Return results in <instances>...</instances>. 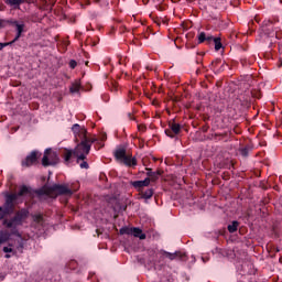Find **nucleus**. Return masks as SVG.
Here are the masks:
<instances>
[{"instance_id": "obj_26", "label": "nucleus", "mask_w": 282, "mask_h": 282, "mask_svg": "<svg viewBox=\"0 0 282 282\" xmlns=\"http://www.w3.org/2000/svg\"><path fill=\"white\" fill-rule=\"evenodd\" d=\"M72 131L75 133V135L80 133V124L78 123L73 124Z\"/></svg>"}, {"instance_id": "obj_22", "label": "nucleus", "mask_w": 282, "mask_h": 282, "mask_svg": "<svg viewBox=\"0 0 282 282\" xmlns=\"http://www.w3.org/2000/svg\"><path fill=\"white\" fill-rule=\"evenodd\" d=\"M131 185L139 191V195L142 193V181H134Z\"/></svg>"}, {"instance_id": "obj_48", "label": "nucleus", "mask_w": 282, "mask_h": 282, "mask_svg": "<svg viewBox=\"0 0 282 282\" xmlns=\"http://www.w3.org/2000/svg\"><path fill=\"white\" fill-rule=\"evenodd\" d=\"M2 210V207H0V212Z\"/></svg>"}, {"instance_id": "obj_29", "label": "nucleus", "mask_w": 282, "mask_h": 282, "mask_svg": "<svg viewBox=\"0 0 282 282\" xmlns=\"http://www.w3.org/2000/svg\"><path fill=\"white\" fill-rule=\"evenodd\" d=\"M13 40L11 42L0 43V52L3 51V47H8V45H13Z\"/></svg>"}, {"instance_id": "obj_34", "label": "nucleus", "mask_w": 282, "mask_h": 282, "mask_svg": "<svg viewBox=\"0 0 282 282\" xmlns=\"http://www.w3.org/2000/svg\"><path fill=\"white\" fill-rule=\"evenodd\" d=\"M240 63L245 67V65H248V59H240Z\"/></svg>"}, {"instance_id": "obj_41", "label": "nucleus", "mask_w": 282, "mask_h": 282, "mask_svg": "<svg viewBox=\"0 0 282 282\" xmlns=\"http://www.w3.org/2000/svg\"><path fill=\"white\" fill-rule=\"evenodd\" d=\"M138 129H139V131H140V129H142V124H138Z\"/></svg>"}, {"instance_id": "obj_18", "label": "nucleus", "mask_w": 282, "mask_h": 282, "mask_svg": "<svg viewBox=\"0 0 282 282\" xmlns=\"http://www.w3.org/2000/svg\"><path fill=\"white\" fill-rule=\"evenodd\" d=\"M212 43H214L216 52H219V50L224 47V45L221 44V37L213 36Z\"/></svg>"}, {"instance_id": "obj_3", "label": "nucleus", "mask_w": 282, "mask_h": 282, "mask_svg": "<svg viewBox=\"0 0 282 282\" xmlns=\"http://www.w3.org/2000/svg\"><path fill=\"white\" fill-rule=\"evenodd\" d=\"M30 212L25 208L18 210L10 219L6 218L2 221V226L11 230V235H19V226H23V221L29 217Z\"/></svg>"}, {"instance_id": "obj_28", "label": "nucleus", "mask_w": 282, "mask_h": 282, "mask_svg": "<svg viewBox=\"0 0 282 282\" xmlns=\"http://www.w3.org/2000/svg\"><path fill=\"white\" fill-rule=\"evenodd\" d=\"M68 65L70 69H76L78 62H76V59H70Z\"/></svg>"}, {"instance_id": "obj_8", "label": "nucleus", "mask_w": 282, "mask_h": 282, "mask_svg": "<svg viewBox=\"0 0 282 282\" xmlns=\"http://www.w3.org/2000/svg\"><path fill=\"white\" fill-rule=\"evenodd\" d=\"M61 162L58 153L52 151V149H46L42 158V165L44 166H56Z\"/></svg>"}, {"instance_id": "obj_40", "label": "nucleus", "mask_w": 282, "mask_h": 282, "mask_svg": "<svg viewBox=\"0 0 282 282\" xmlns=\"http://www.w3.org/2000/svg\"><path fill=\"white\" fill-rule=\"evenodd\" d=\"M4 257L6 259H10L11 256L7 253Z\"/></svg>"}, {"instance_id": "obj_43", "label": "nucleus", "mask_w": 282, "mask_h": 282, "mask_svg": "<svg viewBox=\"0 0 282 282\" xmlns=\"http://www.w3.org/2000/svg\"><path fill=\"white\" fill-rule=\"evenodd\" d=\"M102 140H107V134H105V135L102 137Z\"/></svg>"}, {"instance_id": "obj_31", "label": "nucleus", "mask_w": 282, "mask_h": 282, "mask_svg": "<svg viewBox=\"0 0 282 282\" xmlns=\"http://www.w3.org/2000/svg\"><path fill=\"white\" fill-rule=\"evenodd\" d=\"M134 144H139V147H142V142L140 140V138H135L134 141H133Z\"/></svg>"}, {"instance_id": "obj_14", "label": "nucleus", "mask_w": 282, "mask_h": 282, "mask_svg": "<svg viewBox=\"0 0 282 282\" xmlns=\"http://www.w3.org/2000/svg\"><path fill=\"white\" fill-rule=\"evenodd\" d=\"M14 25L17 28V35L13 39V43H17V41H19V39H21V34H23V30L25 29V24H20L19 22H14Z\"/></svg>"}, {"instance_id": "obj_37", "label": "nucleus", "mask_w": 282, "mask_h": 282, "mask_svg": "<svg viewBox=\"0 0 282 282\" xmlns=\"http://www.w3.org/2000/svg\"><path fill=\"white\" fill-rule=\"evenodd\" d=\"M39 0H25V3H36Z\"/></svg>"}, {"instance_id": "obj_24", "label": "nucleus", "mask_w": 282, "mask_h": 282, "mask_svg": "<svg viewBox=\"0 0 282 282\" xmlns=\"http://www.w3.org/2000/svg\"><path fill=\"white\" fill-rule=\"evenodd\" d=\"M270 30H272V22L268 21L263 25V32H265V34H270Z\"/></svg>"}, {"instance_id": "obj_19", "label": "nucleus", "mask_w": 282, "mask_h": 282, "mask_svg": "<svg viewBox=\"0 0 282 282\" xmlns=\"http://www.w3.org/2000/svg\"><path fill=\"white\" fill-rule=\"evenodd\" d=\"M8 241H10V232L0 231V246H1V243H6Z\"/></svg>"}, {"instance_id": "obj_33", "label": "nucleus", "mask_w": 282, "mask_h": 282, "mask_svg": "<svg viewBox=\"0 0 282 282\" xmlns=\"http://www.w3.org/2000/svg\"><path fill=\"white\" fill-rule=\"evenodd\" d=\"M253 98H258L260 99L261 98V93H251Z\"/></svg>"}, {"instance_id": "obj_7", "label": "nucleus", "mask_w": 282, "mask_h": 282, "mask_svg": "<svg viewBox=\"0 0 282 282\" xmlns=\"http://www.w3.org/2000/svg\"><path fill=\"white\" fill-rule=\"evenodd\" d=\"M41 155H43V153H41V151L39 150L31 151L30 154H28L25 159L21 161V166L23 169H30V166H34L39 164V160H41Z\"/></svg>"}, {"instance_id": "obj_27", "label": "nucleus", "mask_w": 282, "mask_h": 282, "mask_svg": "<svg viewBox=\"0 0 282 282\" xmlns=\"http://www.w3.org/2000/svg\"><path fill=\"white\" fill-rule=\"evenodd\" d=\"M249 153H250V150H248V148L240 149V155H242V158H248Z\"/></svg>"}, {"instance_id": "obj_20", "label": "nucleus", "mask_w": 282, "mask_h": 282, "mask_svg": "<svg viewBox=\"0 0 282 282\" xmlns=\"http://www.w3.org/2000/svg\"><path fill=\"white\" fill-rule=\"evenodd\" d=\"M69 91L70 94H78V91H80V82L73 83L69 87Z\"/></svg>"}, {"instance_id": "obj_38", "label": "nucleus", "mask_w": 282, "mask_h": 282, "mask_svg": "<svg viewBox=\"0 0 282 282\" xmlns=\"http://www.w3.org/2000/svg\"><path fill=\"white\" fill-rule=\"evenodd\" d=\"M143 94L147 96V98H151V96H149V94H147V91H143Z\"/></svg>"}, {"instance_id": "obj_30", "label": "nucleus", "mask_w": 282, "mask_h": 282, "mask_svg": "<svg viewBox=\"0 0 282 282\" xmlns=\"http://www.w3.org/2000/svg\"><path fill=\"white\" fill-rule=\"evenodd\" d=\"M34 221H41L43 219V215L36 214L33 216Z\"/></svg>"}, {"instance_id": "obj_36", "label": "nucleus", "mask_w": 282, "mask_h": 282, "mask_svg": "<svg viewBox=\"0 0 282 282\" xmlns=\"http://www.w3.org/2000/svg\"><path fill=\"white\" fill-rule=\"evenodd\" d=\"M69 265H72V268H76V261L75 260L70 261Z\"/></svg>"}, {"instance_id": "obj_17", "label": "nucleus", "mask_w": 282, "mask_h": 282, "mask_svg": "<svg viewBox=\"0 0 282 282\" xmlns=\"http://www.w3.org/2000/svg\"><path fill=\"white\" fill-rule=\"evenodd\" d=\"M228 232H237L239 230V221L234 220L230 225L227 226Z\"/></svg>"}, {"instance_id": "obj_1", "label": "nucleus", "mask_w": 282, "mask_h": 282, "mask_svg": "<svg viewBox=\"0 0 282 282\" xmlns=\"http://www.w3.org/2000/svg\"><path fill=\"white\" fill-rule=\"evenodd\" d=\"M94 142H96V137H88L87 130H83L82 141L76 145V148L74 150L64 149L62 153L64 164H72V160L75 158L80 169H89V163L85 160H87V155H89V151H91Z\"/></svg>"}, {"instance_id": "obj_6", "label": "nucleus", "mask_w": 282, "mask_h": 282, "mask_svg": "<svg viewBox=\"0 0 282 282\" xmlns=\"http://www.w3.org/2000/svg\"><path fill=\"white\" fill-rule=\"evenodd\" d=\"M115 158L117 162H120V164H124V166H135L138 164L135 158L127 154V150L124 148L117 149L115 151Z\"/></svg>"}, {"instance_id": "obj_45", "label": "nucleus", "mask_w": 282, "mask_h": 282, "mask_svg": "<svg viewBox=\"0 0 282 282\" xmlns=\"http://www.w3.org/2000/svg\"><path fill=\"white\" fill-rule=\"evenodd\" d=\"M203 131H205V132L208 131V128H203Z\"/></svg>"}, {"instance_id": "obj_47", "label": "nucleus", "mask_w": 282, "mask_h": 282, "mask_svg": "<svg viewBox=\"0 0 282 282\" xmlns=\"http://www.w3.org/2000/svg\"><path fill=\"white\" fill-rule=\"evenodd\" d=\"M144 129H147V127L143 126V127H142V131H144Z\"/></svg>"}, {"instance_id": "obj_25", "label": "nucleus", "mask_w": 282, "mask_h": 282, "mask_svg": "<svg viewBox=\"0 0 282 282\" xmlns=\"http://www.w3.org/2000/svg\"><path fill=\"white\" fill-rule=\"evenodd\" d=\"M3 252H6V254H10V253H12V254H17V251H15V249L14 248H12V247H3Z\"/></svg>"}, {"instance_id": "obj_44", "label": "nucleus", "mask_w": 282, "mask_h": 282, "mask_svg": "<svg viewBox=\"0 0 282 282\" xmlns=\"http://www.w3.org/2000/svg\"><path fill=\"white\" fill-rule=\"evenodd\" d=\"M42 1V3H47V0H41Z\"/></svg>"}, {"instance_id": "obj_5", "label": "nucleus", "mask_w": 282, "mask_h": 282, "mask_svg": "<svg viewBox=\"0 0 282 282\" xmlns=\"http://www.w3.org/2000/svg\"><path fill=\"white\" fill-rule=\"evenodd\" d=\"M28 195H32V188L28 187V185H22L18 193L6 194L3 207L14 213L19 199L28 197Z\"/></svg>"}, {"instance_id": "obj_13", "label": "nucleus", "mask_w": 282, "mask_h": 282, "mask_svg": "<svg viewBox=\"0 0 282 282\" xmlns=\"http://www.w3.org/2000/svg\"><path fill=\"white\" fill-rule=\"evenodd\" d=\"M4 3L14 10H21V4L25 3V0H4Z\"/></svg>"}, {"instance_id": "obj_10", "label": "nucleus", "mask_w": 282, "mask_h": 282, "mask_svg": "<svg viewBox=\"0 0 282 282\" xmlns=\"http://www.w3.org/2000/svg\"><path fill=\"white\" fill-rule=\"evenodd\" d=\"M119 235H130L131 237H134V239H142V229L140 228H137V227H132V228H129V227H122L120 230H119Z\"/></svg>"}, {"instance_id": "obj_16", "label": "nucleus", "mask_w": 282, "mask_h": 282, "mask_svg": "<svg viewBox=\"0 0 282 282\" xmlns=\"http://www.w3.org/2000/svg\"><path fill=\"white\" fill-rule=\"evenodd\" d=\"M9 248H14L17 252H23V240H18L14 243L9 242Z\"/></svg>"}, {"instance_id": "obj_11", "label": "nucleus", "mask_w": 282, "mask_h": 282, "mask_svg": "<svg viewBox=\"0 0 282 282\" xmlns=\"http://www.w3.org/2000/svg\"><path fill=\"white\" fill-rule=\"evenodd\" d=\"M164 256L166 257V259H170L171 261H173L175 259H178V261L187 260L186 253H182L181 251H176L174 253L165 251Z\"/></svg>"}, {"instance_id": "obj_42", "label": "nucleus", "mask_w": 282, "mask_h": 282, "mask_svg": "<svg viewBox=\"0 0 282 282\" xmlns=\"http://www.w3.org/2000/svg\"><path fill=\"white\" fill-rule=\"evenodd\" d=\"M134 89H135V91H137V94H138V91H139V90H138V89H139L138 86H134Z\"/></svg>"}, {"instance_id": "obj_2", "label": "nucleus", "mask_w": 282, "mask_h": 282, "mask_svg": "<svg viewBox=\"0 0 282 282\" xmlns=\"http://www.w3.org/2000/svg\"><path fill=\"white\" fill-rule=\"evenodd\" d=\"M149 159L143 158L142 160V164L143 166H145V175L147 177L142 181V186L147 187V186H151V184H155L158 180H160V175H162V172L160 171H155L153 172V169L149 167ZM155 193V189L153 187H149V188H143L142 189V199H151V197H153Z\"/></svg>"}, {"instance_id": "obj_21", "label": "nucleus", "mask_w": 282, "mask_h": 282, "mask_svg": "<svg viewBox=\"0 0 282 282\" xmlns=\"http://www.w3.org/2000/svg\"><path fill=\"white\" fill-rule=\"evenodd\" d=\"M12 210L8 209L7 207H2V210H0V220L6 219L8 215H12Z\"/></svg>"}, {"instance_id": "obj_39", "label": "nucleus", "mask_w": 282, "mask_h": 282, "mask_svg": "<svg viewBox=\"0 0 282 282\" xmlns=\"http://www.w3.org/2000/svg\"><path fill=\"white\" fill-rule=\"evenodd\" d=\"M142 239H147V234H142Z\"/></svg>"}, {"instance_id": "obj_4", "label": "nucleus", "mask_w": 282, "mask_h": 282, "mask_svg": "<svg viewBox=\"0 0 282 282\" xmlns=\"http://www.w3.org/2000/svg\"><path fill=\"white\" fill-rule=\"evenodd\" d=\"M36 195L42 197V195H46V197L56 198L58 195H68L72 197L74 195V191L69 189L66 185L54 184L53 186L44 185L40 189L36 191Z\"/></svg>"}, {"instance_id": "obj_12", "label": "nucleus", "mask_w": 282, "mask_h": 282, "mask_svg": "<svg viewBox=\"0 0 282 282\" xmlns=\"http://www.w3.org/2000/svg\"><path fill=\"white\" fill-rule=\"evenodd\" d=\"M142 246L139 243L138 246L135 242L131 246V250H133V262L137 263V265H142V256L135 254L140 252Z\"/></svg>"}, {"instance_id": "obj_23", "label": "nucleus", "mask_w": 282, "mask_h": 282, "mask_svg": "<svg viewBox=\"0 0 282 282\" xmlns=\"http://www.w3.org/2000/svg\"><path fill=\"white\" fill-rule=\"evenodd\" d=\"M221 138H228V132L215 133L214 134L215 142H219V140H221Z\"/></svg>"}, {"instance_id": "obj_46", "label": "nucleus", "mask_w": 282, "mask_h": 282, "mask_svg": "<svg viewBox=\"0 0 282 282\" xmlns=\"http://www.w3.org/2000/svg\"><path fill=\"white\" fill-rule=\"evenodd\" d=\"M145 69H150V70H151V69H153V68H151V67L147 66V67H145Z\"/></svg>"}, {"instance_id": "obj_15", "label": "nucleus", "mask_w": 282, "mask_h": 282, "mask_svg": "<svg viewBox=\"0 0 282 282\" xmlns=\"http://www.w3.org/2000/svg\"><path fill=\"white\" fill-rule=\"evenodd\" d=\"M205 41L210 45V43H213V35H206L205 32H200L198 34V44L205 43Z\"/></svg>"}, {"instance_id": "obj_32", "label": "nucleus", "mask_w": 282, "mask_h": 282, "mask_svg": "<svg viewBox=\"0 0 282 282\" xmlns=\"http://www.w3.org/2000/svg\"><path fill=\"white\" fill-rule=\"evenodd\" d=\"M219 63H221V59H216V61L212 62V66L217 67V65H219Z\"/></svg>"}, {"instance_id": "obj_9", "label": "nucleus", "mask_w": 282, "mask_h": 282, "mask_svg": "<svg viewBox=\"0 0 282 282\" xmlns=\"http://www.w3.org/2000/svg\"><path fill=\"white\" fill-rule=\"evenodd\" d=\"M181 131H182V126L180 123H176L175 119H173L169 122V129H165V134L169 138H175V135H180Z\"/></svg>"}, {"instance_id": "obj_35", "label": "nucleus", "mask_w": 282, "mask_h": 282, "mask_svg": "<svg viewBox=\"0 0 282 282\" xmlns=\"http://www.w3.org/2000/svg\"><path fill=\"white\" fill-rule=\"evenodd\" d=\"M94 276H96V273H91V272H90V273L88 274V280L94 279Z\"/></svg>"}]
</instances>
